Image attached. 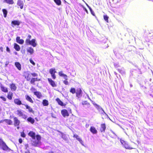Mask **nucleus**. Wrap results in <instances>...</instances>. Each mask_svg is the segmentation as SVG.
Instances as JSON below:
<instances>
[{
	"mask_svg": "<svg viewBox=\"0 0 153 153\" xmlns=\"http://www.w3.org/2000/svg\"><path fill=\"white\" fill-rule=\"evenodd\" d=\"M28 135L32 137V144L35 146H36L40 143L41 137L39 135H36V137L35 133L33 131H30L28 133Z\"/></svg>",
	"mask_w": 153,
	"mask_h": 153,
	"instance_id": "nucleus-1",
	"label": "nucleus"
},
{
	"mask_svg": "<svg viewBox=\"0 0 153 153\" xmlns=\"http://www.w3.org/2000/svg\"><path fill=\"white\" fill-rule=\"evenodd\" d=\"M0 145L2 149L4 150H10V149L6 145L5 143L1 139H0Z\"/></svg>",
	"mask_w": 153,
	"mask_h": 153,
	"instance_id": "nucleus-2",
	"label": "nucleus"
},
{
	"mask_svg": "<svg viewBox=\"0 0 153 153\" xmlns=\"http://www.w3.org/2000/svg\"><path fill=\"white\" fill-rule=\"evenodd\" d=\"M25 42L27 45H30L33 47H35L37 45V44L36 42V40L34 39H32L31 41L29 39H26Z\"/></svg>",
	"mask_w": 153,
	"mask_h": 153,
	"instance_id": "nucleus-3",
	"label": "nucleus"
},
{
	"mask_svg": "<svg viewBox=\"0 0 153 153\" xmlns=\"http://www.w3.org/2000/svg\"><path fill=\"white\" fill-rule=\"evenodd\" d=\"M19 116L22 117V118L24 119H26L27 116L25 114H24L21 110H18L16 113Z\"/></svg>",
	"mask_w": 153,
	"mask_h": 153,
	"instance_id": "nucleus-4",
	"label": "nucleus"
},
{
	"mask_svg": "<svg viewBox=\"0 0 153 153\" xmlns=\"http://www.w3.org/2000/svg\"><path fill=\"white\" fill-rule=\"evenodd\" d=\"M120 141L121 143L124 146V147L126 149H132L133 148L131 147L128 145V143L121 139H120Z\"/></svg>",
	"mask_w": 153,
	"mask_h": 153,
	"instance_id": "nucleus-5",
	"label": "nucleus"
},
{
	"mask_svg": "<svg viewBox=\"0 0 153 153\" xmlns=\"http://www.w3.org/2000/svg\"><path fill=\"white\" fill-rule=\"evenodd\" d=\"M49 72L53 79H55L56 78V76L55 74L56 72L55 71V68H51L50 69Z\"/></svg>",
	"mask_w": 153,
	"mask_h": 153,
	"instance_id": "nucleus-6",
	"label": "nucleus"
},
{
	"mask_svg": "<svg viewBox=\"0 0 153 153\" xmlns=\"http://www.w3.org/2000/svg\"><path fill=\"white\" fill-rule=\"evenodd\" d=\"M93 104L95 106L96 108L99 111H102V112L101 113L102 114H105V115H107V114L105 112L102 108L101 106L96 103H94Z\"/></svg>",
	"mask_w": 153,
	"mask_h": 153,
	"instance_id": "nucleus-7",
	"label": "nucleus"
},
{
	"mask_svg": "<svg viewBox=\"0 0 153 153\" xmlns=\"http://www.w3.org/2000/svg\"><path fill=\"white\" fill-rule=\"evenodd\" d=\"M48 81L49 84L53 87H56L57 86L56 84L51 78H48Z\"/></svg>",
	"mask_w": 153,
	"mask_h": 153,
	"instance_id": "nucleus-8",
	"label": "nucleus"
},
{
	"mask_svg": "<svg viewBox=\"0 0 153 153\" xmlns=\"http://www.w3.org/2000/svg\"><path fill=\"white\" fill-rule=\"evenodd\" d=\"M13 120L14 122V125L15 126H18L20 123V121L16 117L13 118Z\"/></svg>",
	"mask_w": 153,
	"mask_h": 153,
	"instance_id": "nucleus-9",
	"label": "nucleus"
},
{
	"mask_svg": "<svg viewBox=\"0 0 153 153\" xmlns=\"http://www.w3.org/2000/svg\"><path fill=\"white\" fill-rule=\"evenodd\" d=\"M61 114L64 117H65L66 116H68L69 115L68 111L65 109L62 110Z\"/></svg>",
	"mask_w": 153,
	"mask_h": 153,
	"instance_id": "nucleus-10",
	"label": "nucleus"
},
{
	"mask_svg": "<svg viewBox=\"0 0 153 153\" xmlns=\"http://www.w3.org/2000/svg\"><path fill=\"white\" fill-rule=\"evenodd\" d=\"M106 125L105 124L103 123L101 125V127L100 128V131L101 132H105V131L106 129Z\"/></svg>",
	"mask_w": 153,
	"mask_h": 153,
	"instance_id": "nucleus-11",
	"label": "nucleus"
},
{
	"mask_svg": "<svg viewBox=\"0 0 153 153\" xmlns=\"http://www.w3.org/2000/svg\"><path fill=\"white\" fill-rule=\"evenodd\" d=\"M59 75L63 77L66 80L68 79L67 75L63 73L62 71H60L59 72Z\"/></svg>",
	"mask_w": 153,
	"mask_h": 153,
	"instance_id": "nucleus-12",
	"label": "nucleus"
},
{
	"mask_svg": "<svg viewBox=\"0 0 153 153\" xmlns=\"http://www.w3.org/2000/svg\"><path fill=\"white\" fill-rule=\"evenodd\" d=\"M74 137L76 138V139L79 142L82 144V145H84L83 144V142L82 140L79 137V136L77 134H74Z\"/></svg>",
	"mask_w": 153,
	"mask_h": 153,
	"instance_id": "nucleus-13",
	"label": "nucleus"
},
{
	"mask_svg": "<svg viewBox=\"0 0 153 153\" xmlns=\"http://www.w3.org/2000/svg\"><path fill=\"white\" fill-rule=\"evenodd\" d=\"M90 130L91 132L94 134H96L97 133V131L94 127H91Z\"/></svg>",
	"mask_w": 153,
	"mask_h": 153,
	"instance_id": "nucleus-14",
	"label": "nucleus"
},
{
	"mask_svg": "<svg viewBox=\"0 0 153 153\" xmlns=\"http://www.w3.org/2000/svg\"><path fill=\"white\" fill-rule=\"evenodd\" d=\"M16 42L19 44H22L24 42V41L22 39H20V37L18 36L16 38Z\"/></svg>",
	"mask_w": 153,
	"mask_h": 153,
	"instance_id": "nucleus-15",
	"label": "nucleus"
},
{
	"mask_svg": "<svg viewBox=\"0 0 153 153\" xmlns=\"http://www.w3.org/2000/svg\"><path fill=\"white\" fill-rule=\"evenodd\" d=\"M0 87L1 91L4 92H8L7 88L4 86L2 84L0 85Z\"/></svg>",
	"mask_w": 153,
	"mask_h": 153,
	"instance_id": "nucleus-16",
	"label": "nucleus"
},
{
	"mask_svg": "<svg viewBox=\"0 0 153 153\" xmlns=\"http://www.w3.org/2000/svg\"><path fill=\"white\" fill-rule=\"evenodd\" d=\"M17 5L18 6H19L20 8L21 9H23V4L22 1H21L20 0H18L17 2Z\"/></svg>",
	"mask_w": 153,
	"mask_h": 153,
	"instance_id": "nucleus-17",
	"label": "nucleus"
},
{
	"mask_svg": "<svg viewBox=\"0 0 153 153\" xmlns=\"http://www.w3.org/2000/svg\"><path fill=\"white\" fill-rule=\"evenodd\" d=\"M10 88L12 90L14 91L16 90L17 87L14 84L12 83L10 85Z\"/></svg>",
	"mask_w": 153,
	"mask_h": 153,
	"instance_id": "nucleus-18",
	"label": "nucleus"
},
{
	"mask_svg": "<svg viewBox=\"0 0 153 153\" xmlns=\"http://www.w3.org/2000/svg\"><path fill=\"white\" fill-rule=\"evenodd\" d=\"M14 103L18 105H20L22 104L21 101L18 99H16L14 100Z\"/></svg>",
	"mask_w": 153,
	"mask_h": 153,
	"instance_id": "nucleus-19",
	"label": "nucleus"
},
{
	"mask_svg": "<svg viewBox=\"0 0 153 153\" xmlns=\"http://www.w3.org/2000/svg\"><path fill=\"white\" fill-rule=\"evenodd\" d=\"M34 94L36 95L38 98H40L42 97V94L39 91L34 92Z\"/></svg>",
	"mask_w": 153,
	"mask_h": 153,
	"instance_id": "nucleus-20",
	"label": "nucleus"
},
{
	"mask_svg": "<svg viewBox=\"0 0 153 153\" xmlns=\"http://www.w3.org/2000/svg\"><path fill=\"white\" fill-rule=\"evenodd\" d=\"M13 96V93L10 91L9 92L7 95V98L10 100L12 99V97Z\"/></svg>",
	"mask_w": 153,
	"mask_h": 153,
	"instance_id": "nucleus-21",
	"label": "nucleus"
},
{
	"mask_svg": "<svg viewBox=\"0 0 153 153\" xmlns=\"http://www.w3.org/2000/svg\"><path fill=\"white\" fill-rule=\"evenodd\" d=\"M15 65L19 70H21V65L19 62H16L15 63Z\"/></svg>",
	"mask_w": 153,
	"mask_h": 153,
	"instance_id": "nucleus-22",
	"label": "nucleus"
},
{
	"mask_svg": "<svg viewBox=\"0 0 153 153\" xmlns=\"http://www.w3.org/2000/svg\"><path fill=\"white\" fill-rule=\"evenodd\" d=\"M25 98L27 100L29 101L31 103H33V100L30 96L28 95H26L25 96Z\"/></svg>",
	"mask_w": 153,
	"mask_h": 153,
	"instance_id": "nucleus-23",
	"label": "nucleus"
},
{
	"mask_svg": "<svg viewBox=\"0 0 153 153\" xmlns=\"http://www.w3.org/2000/svg\"><path fill=\"white\" fill-rule=\"evenodd\" d=\"M14 48L17 51H19L20 49L19 46L16 43L14 44Z\"/></svg>",
	"mask_w": 153,
	"mask_h": 153,
	"instance_id": "nucleus-24",
	"label": "nucleus"
},
{
	"mask_svg": "<svg viewBox=\"0 0 153 153\" xmlns=\"http://www.w3.org/2000/svg\"><path fill=\"white\" fill-rule=\"evenodd\" d=\"M27 50V52L30 53L31 54H32L34 52L33 49L31 47L28 48Z\"/></svg>",
	"mask_w": 153,
	"mask_h": 153,
	"instance_id": "nucleus-25",
	"label": "nucleus"
},
{
	"mask_svg": "<svg viewBox=\"0 0 153 153\" xmlns=\"http://www.w3.org/2000/svg\"><path fill=\"white\" fill-rule=\"evenodd\" d=\"M25 106L26 108L28 109V111L29 112L33 113V111L30 107L28 106L27 105H25Z\"/></svg>",
	"mask_w": 153,
	"mask_h": 153,
	"instance_id": "nucleus-26",
	"label": "nucleus"
},
{
	"mask_svg": "<svg viewBox=\"0 0 153 153\" xmlns=\"http://www.w3.org/2000/svg\"><path fill=\"white\" fill-rule=\"evenodd\" d=\"M28 122H30L32 124H33L34 123L35 120L33 118L31 117H29L27 119Z\"/></svg>",
	"mask_w": 153,
	"mask_h": 153,
	"instance_id": "nucleus-27",
	"label": "nucleus"
},
{
	"mask_svg": "<svg viewBox=\"0 0 153 153\" xmlns=\"http://www.w3.org/2000/svg\"><path fill=\"white\" fill-rule=\"evenodd\" d=\"M56 101L58 102L59 105L63 106L64 105L63 102L58 98H57L56 100Z\"/></svg>",
	"mask_w": 153,
	"mask_h": 153,
	"instance_id": "nucleus-28",
	"label": "nucleus"
},
{
	"mask_svg": "<svg viewBox=\"0 0 153 153\" xmlns=\"http://www.w3.org/2000/svg\"><path fill=\"white\" fill-rule=\"evenodd\" d=\"M4 121L9 125H11L12 124V121L10 120L5 119Z\"/></svg>",
	"mask_w": 153,
	"mask_h": 153,
	"instance_id": "nucleus-29",
	"label": "nucleus"
},
{
	"mask_svg": "<svg viewBox=\"0 0 153 153\" xmlns=\"http://www.w3.org/2000/svg\"><path fill=\"white\" fill-rule=\"evenodd\" d=\"M11 23L14 25H19L20 23L17 21H13Z\"/></svg>",
	"mask_w": 153,
	"mask_h": 153,
	"instance_id": "nucleus-30",
	"label": "nucleus"
},
{
	"mask_svg": "<svg viewBox=\"0 0 153 153\" xmlns=\"http://www.w3.org/2000/svg\"><path fill=\"white\" fill-rule=\"evenodd\" d=\"M5 1L9 4H13L14 3L13 0H4Z\"/></svg>",
	"mask_w": 153,
	"mask_h": 153,
	"instance_id": "nucleus-31",
	"label": "nucleus"
},
{
	"mask_svg": "<svg viewBox=\"0 0 153 153\" xmlns=\"http://www.w3.org/2000/svg\"><path fill=\"white\" fill-rule=\"evenodd\" d=\"M42 104L44 106H47L48 105V102L47 100H43Z\"/></svg>",
	"mask_w": 153,
	"mask_h": 153,
	"instance_id": "nucleus-32",
	"label": "nucleus"
},
{
	"mask_svg": "<svg viewBox=\"0 0 153 153\" xmlns=\"http://www.w3.org/2000/svg\"><path fill=\"white\" fill-rule=\"evenodd\" d=\"M82 91L81 89L78 88L77 90V92H76V96H78V95H80L82 92Z\"/></svg>",
	"mask_w": 153,
	"mask_h": 153,
	"instance_id": "nucleus-33",
	"label": "nucleus"
},
{
	"mask_svg": "<svg viewBox=\"0 0 153 153\" xmlns=\"http://www.w3.org/2000/svg\"><path fill=\"white\" fill-rule=\"evenodd\" d=\"M55 3L58 5H59L61 4V1L60 0H53Z\"/></svg>",
	"mask_w": 153,
	"mask_h": 153,
	"instance_id": "nucleus-34",
	"label": "nucleus"
},
{
	"mask_svg": "<svg viewBox=\"0 0 153 153\" xmlns=\"http://www.w3.org/2000/svg\"><path fill=\"white\" fill-rule=\"evenodd\" d=\"M70 92L72 93V94H74L76 92L75 89L74 88H71L70 91Z\"/></svg>",
	"mask_w": 153,
	"mask_h": 153,
	"instance_id": "nucleus-35",
	"label": "nucleus"
},
{
	"mask_svg": "<svg viewBox=\"0 0 153 153\" xmlns=\"http://www.w3.org/2000/svg\"><path fill=\"white\" fill-rule=\"evenodd\" d=\"M30 74H27V76H26L25 78L27 80H29L30 78Z\"/></svg>",
	"mask_w": 153,
	"mask_h": 153,
	"instance_id": "nucleus-36",
	"label": "nucleus"
},
{
	"mask_svg": "<svg viewBox=\"0 0 153 153\" xmlns=\"http://www.w3.org/2000/svg\"><path fill=\"white\" fill-rule=\"evenodd\" d=\"M2 11L3 12L4 14V17H6L7 16V10H2Z\"/></svg>",
	"mask_w": 153,
	"mask_h": 153,
	"instance_id": "nucleus-37",
	"label": "nucleus"
},
{
	"mask_svg": "<svg viewBox=\"0 0 153 153\" xmlns=\"http://www.w3.org/2000/svg\"><path fill=\"white\" fill-rule=\"evenodd\" d=\"M104 20L107 22H108V17L106 15H104Z\"/></svg>",
	"mask_w": 153,
	"mask_h": 153,
	"instance_id": "nucleus-38",
	"label": "nucleus"
},
{
	"mask_svg": "<svg viewBox=\"0 0 153 153\" xmlns=\"http://www.w3.org/2000/svg\"><path fill=\"white\" fill-rule=\"evenodd\" d=\"M35 81V78H32L31 79V80L30 81V83L31 84H33L34 85V82Z\"/></svg>",
	"mask_w": 153,
	"mask_h": 153,
	"instance_id": "nucleus-39",
	"label": "nucleus"
},
{
	"mask_svg": "<svg viewBox=\"0 0 153 153\" xmlns=\"http://www.w3.org/2000/svg\"><path fill=\"white\" fill-rule=\"evenodd\" d=\"M63 82L64 83L65 85H68L69 84L68 82L67 81V80H65L63 81Z\"/></svg>",
	"mask_w": 153,
	"mask_h": 153,
	"instance_id": "nucleus-40",
	"label": "nucleus"
},
{
	"mask_svg": "<svg viewBox=\"0 0 153 153\" xmlns=\"http://www.w3.org/2000/svg\"><path fill=\"white\" fill-rule=\"evenodd\" d=\"M30 62L33 65H35V63L33 62V61L31 59H30Z\"/></svg>",
	"mask_w": 153,
	"mask_h": 153,
	"instance_id": "nucleus-41",
	"label": "nucleus"
},
{
	"mask_svg": "<svg viewBox=\"0 0 153 153\" xmlns=\"http://www.w3.org/2000/svg\"><path fill=\"white\" fill-rule=\"evenodd\" d=\"M31 75L33 76H37L38 75V74H36L35 73H31Z\"/></svg>",
	"mask_w": 153,
	"mask_h": 153,
	"instance_id": "nucleus-42",
	"label": "nucleus"
},
{
	"mask_svg": "<svg viewBox=\"0 0 153 153\" xmlns=\"http://www.w3.org/2000/svg\"><path fill=\"white\" fill-rule=\"evenodd\" d=\"M90 11L93 15L95 16L93 10H90Z\"/></svg>",
	"mask_w": 153,
	"mask_h": 153,
	"instance_id": "nucleus-43",
	"label": "nucleus"
},
{
	"mask_svg": "<svg viewBox=\"0 0 153 153\" xmlns=\"http://www.w3.org/2000/svg\"><path fill=\"white\" fill-rule=\"evenodd\" d=\"M0 98L4 101H5L6 100V99L3 97H1Z\"/></svg>",
	"mask_w": 153,
	"mask_h": 153,
	"instance_id": "nucleus-44",
	"label": "nucleus"
},
{
	"mask_svg": "<svg viewBox=\"0 0 153 153\" xmlns=\"http://www.w3.org/2000/svg\"><path fill=\"white\" fill-rule=\"evenodd\" d=\"M21 136L23 137H25V135L24 132H22L21 133Z\"/></svg>",
	"mask_w": 153,
	"mask_h": 153,
	"instance_id": "nucleus-45",
	"label": "nucleus"
},
{
	"mask_svg": "<svg viewBox=\"0 0 153 153\" xmlns=\"http://www.w3.org/2000/svg\"><path fill=\"white\" fill-rule=\"evenodd\" d=\"M31 38V36L30 35H29L28 36L27 38L26 39H29V40H30V39Z\"/></svg>",
	"mask_w": 153,
	"mask_h": 153,
	"instance_id": "nucleus-46",
	"label": "nucleus"
},
{
	"mask_svg": "<svg viewBox=\"0 0 153 153\" xmlns=\"http://www.w3.org/2000/svg\"><path fill=\"white\" fill-rule=\"evenodd\" d=\"M6 50L8 52H9L10 51V49L8 48V47H7Z\"/></svg>",
	"mask_w": 153,
	"mask_h": 153,
	"instance_id": "nucleus-47",
	"label": "nucleus"
},
{
	"mask_svg": "<svg viewBox=\"0 0 153 153\" xmlns=\"http://www.w3.org/2000/svg\"><path fill=\"white\" fill-rule=\"evenodd\" d=\"M19 142L20 143H21L22 142V140L21 139H19Z\"/></svg>",
	"mask_w": 153,
	"mask_h": 153,
	"instance_id": "nucleus-48",
	"label": "nucleus"
},
{
	"mask_svg": "<svg viewBox=\"0 0 153 153\" xmlns=\"http://www.w3.org/2000/svg\"><path fill=\"white\" fill-rule=\"evenodd\" d=\"M35 81H39L40 80V79H38L37 78H35Z\"/></svg>",
	"mask_w": 153,
	"mask_h": 153,
	"instance_id": "nucleus-49",
	"label": "nucleus"
},
{
	"mask_svg": "<svg viewBox=\"0 0 153 153\" xmlns=\"http://www.w3.org/2000/svg\"><path fill=\"white\" fill-rule=\"evenodd\" d=\"M110 131L111 132H112L113 134L115 136H117L116 134H115V133L112 130H111Z\"/></svg>",
	"mask_w": 153,
	"mask_h": 153,
	"instance_id": "nucleus-50",
	"label": "nucleus"
},
{
	"mask_svg": "<svg viewBox=\"0 0 153 153\" xmlns=\"http://www.w3.org/2000/svg\"><path fill=\"white\" fill-rule=\"evenodd\" d=\"M25 153H30V152L29 151H26L25 152Z\"/></svg>",
	"mask_w": 153,
	"mask_h": 153,
	"instance_id": "nucleus-51",
	"label": "nucleus"
},
{
	"mask_svg": "<svg viewBox=\"0 0 153 153\" xmlns=\"http://www.w3.org/2000/svg\"><path fill=\"white\" fill-rule=\"evenodd\" d=\"M2 49H3V48H2V47H1V48H0V50H1V51H3Z\"/></svg>",
	"mask_w": 153,
	"mask_h": 153,
	"instance_id": "nucleus-52",
	"label": "nucleus"
},
{
	"mask_svg": "<svg viewBox=\"0 0 153 153\" xmlns=\"http://www.w3.org/2000/svg\"><path fill=\"white\" fill-rule=\"evenodd\" d=\"M118 71H119L120 73H121V71H121L120 70L118 69Z\"/></svg>",
	"mask_w": 153,
	"mask_h": 153,
	"instance_id": "nucleus-53",
	"label": "nucleus"
},
{
	"mask_svg": "<svg viewBox=\"0 0 153 153\" xmlns=\"http://www.w3.org/2000/svg\"><path fill=\"white\" fill-rule=\"evenodd\" d=\"M52 117H53L54 118H56V117H55L54 116H53V115H52Z\"/></svg>",
	"mask_w": 153,
	"mask_h": 153,
	"instance_id": "nucleus-54",
	"label": "nucleus"
},
{
	"mask_svg": "<svg viewBox=\"0 0 153 153\" xmlns=\"http://www.w3.org/2000/svg\"><path fill=\"white\" fill-rule=\"evenodd\" d=\"M25 146H26V149H27V147H28V145H26Z\"/></svg>",
	"mask_w": 153,
	"mask_h": 153,
	"instance_id": "nucleus-55",
	"label": "nucleus"
},
{
	"mask_svg": "<svg viewBox=\"0 0 153 153\" xmlns=\"http://www.w3.org/2000/svg\"><path fill=\"white\" fill-rule=\"evenodd\" d=\"M85 10V11L86 12V13H88V10Z\"/></svg>",
	"mask_w": 153,
	"mask_h": 153,
	"instance_id": "nucleus-56",
	"label": "nucleus"
},
{
	"mask_svg": "<svg viewBox=\"0 0 153 153\" xmlns=\"http://www.w3.org/2000/svg\"><path fill=\"white\" fill-rule=\"evenodd\" d=\"M17 129H19V127H17Z\"/></svg>",
	"mask_w": 153,
	"mask_h": 153,
	"instance_id": "nucleus-57",
	"label": "nucleus"
},
{
	"mask_svg": "<svg viewBox=\"0 0 153 153\" xmlns=\"http://www.w3.org/2000/svg\"><path fill=\"white\" fill-rule=\"evenodd\" d=\"M49 153H53V152H49Z\"/></svg>",
	"mask_w": 153,
	"mask_h": 153,
	"instance_id": "nucleus-58",
	"label": "nucleus"
},
{
	"mask_svg": "<svg viewBox=\"0 0 153 153\" xmlns=\"http://www.w3.org/2000/svg\"><path fill=\"white\" fill-rule=\"evenodd\" d=\"M89 9H90V10H91V8H90V7H89Z\"/></svg>",
	"mask_w": 153,
	"mask_h": 153,
	"instance_id": "nucleus-59",
	"label": "nucleus"
},
{
	"mask_svg": "<svg viewBox=\"0 0 153 153\" xmlns=\"http://www.w3.org/2000/svg\"><path fill=\"white\" fill-rule=\"evenodd\" d=\"M17 53L16 52V53H15V54H17Z\"/></svg>",
	"mask_w": 153,
	"mask_h": 153,
	"instance_id": "nucleus-60",
	"label": "nucleus"
}]
</instances>
